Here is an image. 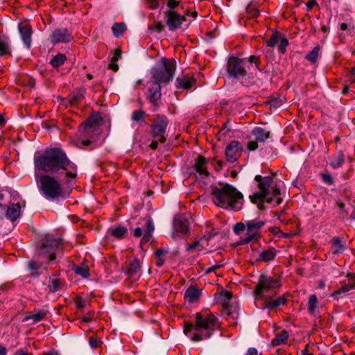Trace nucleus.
I'll return each mask as SVG.
<instances>
[{"instance_id": "obj_1", "label": "nucleus", "mask_w": 355, "mask_h": 355, "mask_svg": "<svg viewBox=\"0 0 355 355\" xmlns=\"http://www.w3.org/2000/svg\"><path fill=\"white\" fill-rule=\"evenodd\" d=\"M35 165L45 173H58L60 178L64 176L62 181L67 185L78 175L77 166L59 148L46 149L42 155L35 159Z\"/></svg>"}, {"instance_id": "obj_2", "label": "nucleus", "mask_w": 355, "mask_h": 355, "mask_svg": "<svg viewBox=\"0 0 355 355\" xmlns=\"http://www.w3.org/2000/svg\"><path fill=\"white\" fill-rule=\"evenodd\" d=\"M193 317V322L184 323V334L193 342L209 338L220 328L218 318L209 311L196 313Z\"/></svg>"}, {"instance_id": "obj_3", "label": "nucleus", "mask_w": 355, "mask_h": 355, "mask_svg": "<svg viewBox=\"0 0 355 355\" xmlns=\"http://www.w3.org/2000/svg\"><path fill=\"white\" fill-rule=\"evenodd\" d=\"M214 203L221 208L239 211L243 202V196L234 187L225 184L221 187L211 186Z\"/></svg>"}, {"instance_id": "obj_4", "label": "nucleus", "mask_w": 355, "mask_h": 355, "mask_svg": "<svg viewBox=\"0 0 355 355\" xmlns=\"http://www.w3.org/2000/svg\"><path fill=\"white\" fill-rule=\"evenodd\" d=\"M176 69L174 59L162 58L151 71V80L159 84H167L173 78Z\"/></svg>"}, {"instance_id": "obj_5", "label": "nucleus", "mask_w": 355, "mask_h": 355, "mask_svg": "<svg viewBox=\"0 0 355 355\" xmlns=\"http://www.w3.org/2000/svg\"><path fill=\"white\" fill-rule=\"evenodd\" d=\"M39 183L40 191L46 199L64 198L63 188L54 176L47 174L42 175Z\"/></svg>"}, {"instance_id": "obj_6", "label": "nucleus", "mask_w": 355, "mask_h": 355, "mask_svg": "<svg viewBox=\"0 0 355 355\" xmlns=\"http://www.w3.org/2000/svg\"><path fill=\"white\" fill-rule=\"evenodd\" d=\"M248 60L246 58H239L235 56L229 58L226 64V70L230 78L241 80L248 75Z\"/></svg>"}, {"instance_id": "obj_7", "label": "nucleus", "mask_w": 355, "mask_h": 355, "mask_svg": "<svg viewBox=\"0 0 355 355\" xmlns=\"http://www.w3.org/2000/svg\"><path fill=\"white\" fill-rule=\"evenodd\" d=\"M282 286L279 277L261 274L254 290L256 299H263L265 293Z\"/></svg>"}, {"instance_id": "obj_8", "label": "nucleus", "mask_w": 355, "mask_h": 355, "mask_svg": "<svg viewBox=\"0 0 355 355\" xmlns=\"http://www.w3.org/2000/svg\"><path fill=\"white\" fill-rule=\"evenodd\" d=\"M150 121V128L152 137L154 139L158 138L160 143H164L166 141L164 134L168 125L167 117L164 114H156Z\"/></svg>"}, {"instance_id": "obj_9", "label": "nucleus", "mask_w": 355, "mask_h": 355, "mask_svg": "<svg viewBox=\"0 0 355 355\" xmlns=\"http://www.w3.org/2000/svg\"><path fill=\"white\" fill-rule=\"evenodd\" d=\"M62 241V239L60 238L46 237L38 249L39 254H49V261L55 260L56 258L55 250L60 245Z\"/></svg>"}, {"instance_id": "obj_10", "label": "nucleus", "mask_w": 355, "mask_h": 355, "mask_svg": "<svg viewBox=\"0 0 355 355\" xmlns=\"http://www.w3.org/2000/svg\"><path fill=\"white\" fill-rule=\"evenodd\" d=\"M143 220L144 222V227H137L133 231L135 237H140L143 235L140 242L141 245L150 241L155 229L153 220L150 217L144 218Z\"/></svg>"}, {"instance_id": "obj_11", "label": "nucleus", "mask_w": 355, "mask_h": 355, "mask_svg": "<svg viewBox=\"0 0 355 355\" xmlns=\"http://www.w3.org/2000/svg\"><path fill=\"white\" fill-rule=\"evenodd\" d=\"M164 16L166 19V24L170 31H175L180 28L183 21L187 20L184 15H181L176 11L171 10H166Z\"/></svg>"}, {"instance_id": "obj_12", "label": "nucleus", "mask_w": 355, "mask_h": 355, "mask_svg": "<svg viewBox=\"0 0 355 355\" xmlns=\"http://www.w3.org/2000/svg\"><path fill=\"white\" fill-rule=\"evenodd\" d=\"M72 33L66 28H56L50 35V42L53 44L68 43L73 40Z\"/></svg>"}, {"instance_id": "obj_13", "label": "nucleus", "mask_w": 355, "mask_h": 355, "mask_svg": "<svg viewBox=\"0 0 355 355\" xmlns=\"http://www.w3.org/2000/svg\"><path fill=\"white\" fill-rule=\"evenodd\" d=\"M98 126V120L94 117H89L79 126L78 133L80 137H90Z\"/></svg>"}, {"instance_id": "obj_14", "label": "nucleus", "mask_w": 355, "mask_h": 355, "mask_svg": "<svg viewBox=\"0 0 355 355\" xmlns=\"http://www.w3.org/2000/svg\"><path fill=\"white\" fill-rule=\"evenodd\" d=\"M242 150V146L240 142L237 141H231L225 148L227 161L231 163L236 162L240 156V152Z\"/></svg>"}, {"instance_id": "obj_15", "label": "nucleus", "mask_w": 355, "mask_h": 355, "mask_svg": "<svg viewBox=\"0 0 355 355\" xmlns=\"http://www.w3.org/2000/svg\"><path fill=\"white\" fill-rule=\"evenodd\" d=\"M18 30L25 46L29 49L31 46L33 30L27 21H21L18 24Z\"/></svg>"}, {"instance_id": "obj_16", "label": "nucleus", "mask_w": 355, "mask_h": 355, "mask_svg": "<svg viewBox=\"0 0 355 355\" xmlns=\"http://www.w3.org/2000/svg\"><path fill=\"white\" fill-rule=\"evenodd\" d=\"M85 96L86 89L83 87H80L71 92L67 96V99H62V101H67L69 107H73L85 99Z\"/></svg>"}, {"instance_id": "obj_17", "label": "nucleus", "mask_w": 355, "mask_h": 355, "mask_svg": "<svg viewBox=\"0 0 355 355\" xmlns=\"http://www.w3.org/2000/svg\"><path fill=\"white\" fill-rule=\"evenodd\" d=\"M161 84L150 80V85L148 88L146 98L155 105L156 102L161 98Z\"/></svg>"}, {"instance_id": "obj_18", "label": "nucleus", "mask_w": 355, "mask_h": 355, "mask_svg": "<svg viewBox=\"0 0 355 355\" xmlns=\"http://www.w3.org/2000/svg\"><path fill=\"white\" fill-rule=\"evenodd\" d=\"M254 180L258 182L257 187L259 190L266 193L268 195L270 193V189L273 184V178L272 176L263 177L261 175H257Z\"/></svg>"}, {"instance_id": "obj_19", "label": "nucleus", "mask_w": 355, "mask_h": 355, "mask_svg": "<svg viewBox=\"0 0 355 355\" xmlns=\"http://www.w3.org/2000/svg\"><path fill=\"white\" fill-rule=\"evenodd\" d=\"M262 300H263L264 302V305L262 307L263 309H276L281 305L285 304L287 301L284 296H280L276 299H273L272 296H263V298Z\"/></svg>"}, {"instance_id": "obj_20", "label": "nucleus", "mask_w": 355, "mask_h": 355, "mask_svg": "<svg viewBox=\"0 0 355 355\" xmlns=\"http://www.w3.org/2000/svg\"><path fill=\"white\" fill-rule=\"evenodd\" d=\"M174 229L177 232L182 234L189 232V222L187 218L182 215L175 217L173 220Z\"/></svg>"}, {"instance_id": "obj_21", "label": "nucleus", "mask_w": 355, "mask_h": 355, "mask_svg": "<svg viewBox=\"0 0 355 355\" xmlns=\"http://www.w3.org/2000/svg\"><path fill=\"white\" fill-rule=\"evenodd\" d=\"M207 159L202 155H198L193 168L202 177H208L209 173L207 168Z\"/></svg>"}, {"instance_id": "obj_22", "label": "nucleus", "mask_w": 355, "mask_h": 355, "mask_svg": "<svg viewBox=\"0 0 355 355\" xmlns=\"http://www.w3.org/2000/svg\"><path fill=\"white\" fill-rule=\"evenodd\" d=\"M5 215L10 221H15L21 214L19 203H12L5 209Z\"/></svg>"}, {"instance_id": "obj_23", "label": "nucleus", "mask_w": 355, "mask_h": 355, "mask_svg": "<svg viewBox=\"0 0 355 355\" xmlns=\"http://www.w3.org/2000/svg\"><path fill=\"white\" fill-rule=\"evenodd\" d=\"M196 82L193 77L179 76L175 80L176 87L178 89H189Z\"/></svg>"}, {"instance_id": "obj_24", "label": "nucleus", "mask_w": 355, "mask_h": 355, "mask_svg": "<svg viewBox=\"0 0 355 355\" xmlns=\"http://www.w3.org/2000/svg\"><path fill=\"white\" fill-rule=\"evenodd\" d=\"M48 311L44 309L35 310L34 312H29L24 318L23 322H26L29 320H33V324L38 322L45 318L47 315Z\"/></svg>"}, {"instance_id": "obj_25", "label": "nucleus", "mask_w": 355, "mask_h": 355, "mask_svg": "<svg viewBox=\"0 0 355 355\" xmlns=\"http://www.w3.org/2000/svg\"><path fill=\"white\" fill-rule=\"evenodd\" d=\"M331 245V252L333 254L343 253L345 250V245L342 239L338 236H334L329 241Z\"/></svg>"}, {"instance_id": "obj_26", "label": "nucleus", "mask_w": 355, "mask_h": 355, "mask_svg": "<svg viewBox=\"0 0 355 355\" xmlns=\"http://www.w3.org/2000/svg\"><path fill=\"white\" fill-rule=\"evenodd\" d=\"M252 135L255 137L258 142H265L270 136V131H267L263 128L255 127L252 130Z\"/></svg>"}, {"instance_id": "obj_27", "label": "nucleus", "mask_w": 355, "mask_h": 355, "mask_svg": "<svg viewBox=\"0 0 355 355\" xmlns=\"http://www.w3.org/2000/svg\"><path fill=\"white\" fill-rule=\"evenodd\" d=\"M277 254V250L273 247H270L268 249L263 250L257 259V261L269 262L275 259Z\"/></svg>"}, {"instance_id": "obj_28", "label": "nucleus", "mask_w": 355, "mask_h": 355, "mask_svg": "<svg viewBox=\"0 0 355 355\" xmlns=\"http://www.w3.org/2000/svg\"><path fill=\"white\" fill-rule=\"evenodd\" d=\"M200 295V290L193 287L189 286L184 293V299L187 300L190 303H193L199 298Z\"/></svg>"}, {"instance_id": "obj_29", "label": "nucleus", "mask_w": 355, "mask_h": 355, "mask_svg": "<svg viewBox=\"0 0 355 355\" xmlns=\"http://www.w3.org/2000/svg\"><path fill=\"white\" fill-rule=\"evenodd\" d=\"M264 221L256 218L246 222V229L249 232L259 233V230L264 226Z\"/></svg>"}, {"instance_id": "obj_30", "label": "nucleus", "mask_w": 355, "mask_h": 355, "mask_svg": "<svg viewBox=\"0 0 355 355\" xmlns=\"http://www.w3.org/2000/svg\"><path fill=\"white\" fill-rule=\"evenodd\" d=\"M345 162V155L342 151H339L331 157L330 166L334 169L340 168Z\"/></svg>"}, {"instance_id": "obj_31", "label": "nucleus", "mask_w": 355, "mask_h": 355, "mask_svg": "<svg viewBox=\"0 0 355 355\" xmlns=\"http://www.w3.org/2000/svg\"><path fill=\"white\" fill-rule=\"evenodd\" d=\"M110 234L117 239H121L128 233V229L123 225H118L115 227L108 229Z\"/></svg>"}, {"instance_id": "obj_32", "label": "nucleus", "mask_w": 355, "mask_h": 355, "mask_svg": "<svg viewBox=\"0 0 355 355\" xmlns=\"http://www.w3.org/2000/svg\"><path fill=\"white\" fill-rule=\"evenodd\" d=\"M288 338V333L284 329L275 334V338L271 340L270 345L272 347L280 345L284 343Z\"/></svg>"}, {"instance_id": "obj_33", "label": "nucleus", "mask_w": 355, "mask_h": 355, "mask_svg": "<svg viewBox=\"0 0 355 355\" xmlns=\"http://www.w3.org/2000/svg\"><path fill=\"white\" fill-rule=\"evenodd\" d=\"M6 55H11L10 41L8 37L0 36V57Z\"/></svg>"}, {"instance_id": "obj_34", "label": "nucleus", "mask_w": 355, "mask_h": 355, "mask_svg": "<svg viewBox=\"0 0 355 355\" xmlns=\"http://www.w3.org/2000/svg\"><path fill=\"white\" fill-rule=\"evenodd\" d=\"M141 269V266L139 259H135L129 264L125 272L127 275L132 277L136 275Z\"/></svg>"}, {"instance_id": "obj_35", "label": "nucleus", "mask_w": 355, "mask_h": 355, "mask_svg": "<svg viewBox=\"0 0 355 355\" xmlns=\"http://www.w3.org/2000/svg\"><path fill=\"white\" fill-rule=\"evenodd\" d=\"M232 306L229 304L228 302H225L223 304V309L221 311L222 315L224 316L226 319H236L237 317V313L232 311Z\"/></svg>"}, {"instance_id": "obj_36", "label": "nucleus", "mask_w": 355, "mask_h": 355, "mask_svg": "<svg viewBox=\"0 0 355 355\" xmlns=\"http://www.w3.org/2000/svg\"><path fill=\"white\" fill-rule=\"evenodd\" d=\"M67 60V56L63 53H58L55 55L51 60L50 64L54 68H58L64 64L65 61Z\"/></svg>"}, {"instance_id": "obj_37", "label": "nucleus", "mask_w": 355, "mask_h": 355, "mask_svg": "<svg viewBox=\"0 0 355 355\" xmlns=\"http://www.w3.org/2000/svg\"><path fill=\"white\" fill-rule=\"evenodd\" d=\"M260 237V235L259 233H252L248 232L246 235L241 238V240L238 242V245H245L248 244L252 241H257L258 239Z\"/></svg>"}, {"instance_id": "obj_38", "label": "nucleus", "mask_w": 355, "mask_h": 355, "mask_svg": "<svg viewBox=\"0 0 355 355\" xmlns=\"http://www.w3.org/2000/svg\"><path fill=\"white\" fill-rule=\"evenodd\" d=\"M354 289H355V282H350V283H348L347 284L342 286L340 288L336 290L331 294V296L334 297V296H336L338 295L346 293L350 291L351 290H354Z\"/></svg>"}, {"instance_id": "obj_39", "label": "nucleus", "mask_w": 355, "mask_h": 355, "mask_svg": "<svg viewBox=\"0 0 355 355\" xmlns=\"http://www.w3.org/2000/svg\"><path fill=\"white\" fill-rule=\"evenodd\" d=\"M125 30L126 26L123 23H114L112 27V33L116 37L122 36Z\"/></svg>"}, {"instance_id": "obj_40", "label": "nucleus", "mask_w": 355, "mask_h": 355, "mask_svg": "<svg viewBox=\"0 0 355 355\" xmlns=\"http://www.w3.org/2000/svg\"><path fill=\"white\" fill-rule=\"evenodd\" d=\"M319 50L320 46L319 45H317L306 54L305 57L306 60H307L312 64L315 63L318 58Z\"/></svg>"}, {"instance_id": "obj_41", "label": "nucleus", "mask_w": 355, "mask_h": 355, "mask_svg": "<svg viewBox=\"0 0 355 355\" xmlns=\"http://www.w3.org/2000/svg\"><path fill=\"white\" fill-rule=\"evenodd\" d=\"M268 195L259 190V191H257L256 193H254V194L252 195H250L249 196L250 199V201L254 203V204H256V203H258L261 201H264V199L266 198V197H267Z\"/></svg>"}, {"instance_id": "obj_42", "label": "nucleus", "mask_w": 355, "mask_h": 355, "mask_svg": "<svg viewBox=\"0 0 355 355\" xmlns=\"http://www.w3.org/2000/svg\"><path fill=\"white\" fill-rule=\"evenodd\" d=\"M42 265L34 261H30L28 262V268L32 271L31 274V277H38L40 275L37 270L41 268Z\"/></svg>"}, {"instance_id": "obj_43", "label": "nucleus", "mask_w": 355, "mask_h": 355, "mask_svg": "<svg viewBox=\"0 0 355 355\" xmlns=\"http://www.w3.org/2000/svg\"><path fill=\"white\" fill-rule=\"evenodd\" d=\"M146 115V112L142 110H135L132 113L131 120L134 122L139 123L144 120V117Z\"/></svg>"}, {"instance_id": "obj_44", "label": "nucleus", "mask_w": 355, "mask_h": 355, "mask_svg": "<svg viewBox=\"0 0 355 355\" xmlns=\"http://www.w3.org/2000/svg\"><path fill=\"white\" fill-rule=\"evenodd\" d=\"M318 304V298L315 295H311L309 297L308 302V311L309 313H313Z\"/></svg>"}, {"instance_id": "obj_45", "label": "nucleus", "mask_w": 355, "mask_h": 355, "mask_svg": "<svg viewBox=\"0 0 355 355\" xmlns=\"http://www.w3.org/2000/svg\"><path fill=\"white\" fill-rule=\"evenodd\" d=\"M246 60H248V68L250 69V66H252L254 63L255 64L256 68L259 70L262 71V69L260 68V59L255 56V55H250L249 58H246Z\"/></svg>"}, {"instance_id": "obj_46", "label": "nucleus", "mask_w": 355, "mask_h": 355, "mask_svg": "<svg viewBox=\"0 0 355 355\" xmlns=\"http://www.w3.org/2000/svg\"><path fill=\"white\" fill-rule=\"evenodd\" d=\"M73 270L76 274L80 275L81 277H83L84 278H87L90 275L89 269L87 267L76 266L73 268Z\"/></svg>"}, {"instance_id": "obj_47", "label": "nucleus", "mask_w": 355, "mask_h": 355, "mask_svg": "<svg viewBox=\"0 0 355 355\" xmlns=\"http://www.w3.org/2000/svg\"><path fill=\"white\" fill-rule=\"evenodd\" d=\"M272 194L274 197H277V199L275 200V205H280L283 200L279 196L281 194L280 189L275 184V186H272Z\"/></svg>"}, {"instance_id": "obj_48", "label": "nucleus", "mask_w": 355, "mask_h": 355, "mask_svg": "<svg viewBox=\"0 0 355 355\" xmlns=\"http://www.w3.org/2000/svg\"><path fill=\"white\" fill-rule=\"evenodd\" d=\"M321 179L324 183L328 185H333L334 184V180L330 173L328 171H325L320 174Z\"/></svg>"}, {"instance_id": "obj_49", "label": "nucleus", "mask_w": 355, "mask_h": 355, "mask_svg": "<svg viewBox=\"0 0 355 355\" xmlns=\"http://www.w3.org/2000/svg\"><path fill=\"white\" fill-rule=\"evenodd\" d=\"M279 37V33L278 31H275L272 33L270 38L266 41V44L268 46L274 47L278 42Z\"/></svg>"}, {"instance_id": "obj_50", "label": "nucleus", "mask_w": 355, "mask_h": 355, "mask_svg": "<svg viewBox=\"0 0 355 355\" xmlns=\"http://www.w3.org/2000/svg\"><path fill=\"white\" fill-rule=\"evenodd\" d=\"M61 286V280L60 279H53L49 284V290L51 293L57 292Z\"/></svg>"}, {"instance_id": "obj_51", "label": "nucleus", "mask_w": 355, "mask_h": 355, "mask_svg": "<svg viewBox=\"0 0 355 355\" xmlns=\"http://www.w3.org/2000/svg\"><path fill=\"white\" fill-rule=\"evenodd\" d=\"M246 12L248 13V17L250 18H255L259 15V10L252 5L247 6Z\"/></svg>"}, {"instance_id": "obj_52", "label": "nucleus", "mask_w": 355, "mask_h": 355, "mask_svg": "<svg viewBox=\"0 0 355 355\" xmlns=\"http://www.w3.org/2000/svg\"><path fill=\"white\" fill-rule=\"evenodd\" d=\"M149 30L153 31L156 33H161L164 29V24L159 21H155L153 24L148 27Z\"/></svg>"}, {"instance_id": "obj_53", "label": "nucleus", "mask_w": 355, "mask_h": 355, "mask_svg": "<svg viewBox=\"0 0 355 355\" xmlns=\"http://www.w3.org/2000/svg\"><path fill=\"white\" fill-rule=\"evenodd\" d=\"M288 45V40L286 37H282L280 40L279 44L278 46L279 52L284 54L286 52V46Z\"/></svg>"}, {"instance_id": "obj_54", "label": "nucleus", "mask_w": 355, "mask_h": 355, "mask_svg": "<svg viewBox=\"0 0 355 355\" xmlns=\"http://www.w3.org/2000/svg\"><path fill=\"white\" fill-rule=\"evenodd\" d=\"M89 343L90 347L93 349L99 347L102 344V341L101 340V339L94 336H92L89 338Z\"/></svg>"}, {"instance_id": "obj_55", "label": "nucleus", "mask_w": 355, "mask_h": 355, "mask_svg": "<svg viewBox=\"0 0 355 355\" xmlns=\"http://www.w3.org/2000/svg\"><path fill=\"white\" fill-rule=\"evenodd\" d=\"M75 304L78 309H82L86 306L87 302L80 296H77L75 299Z\"/></svg>"}, {"instance_id": "obj_56", "label": "nucleus", "mask_w": 355, "mask_h": 355, "mask_svg": "<svg viewBox=\"0 0 355 355\" xmlns=\"http://www.w3.org/2000/svg\"><path fill=\"white\" fill-rule=\"evenodd\" d=\"M246 224L243 223H238L234 225V232L236 234H239L241 232L245 230Z\"/></svg>"}, {"instance_id": "obj_57", "label": "nucleus", "mask_w": 355, "mask_h": 355, "mask_svg": "<svg viewBox=\"0 0 355 355\" xmlns=\"http://www.w3.org/2000/svg\"><path fill=\"white\" fill-rule=\"evenodd\" d=\"M167 6L170 8L169 10H173L180 5V1L178 0H168L166 3Z\"/></svg>"}, {"instance_id": "obj_58", "label": "nucleus", "mask_w": 355, "mask_h": 355, "mask_svg": "<svg viewBox=\"0 0 355 355\" xmlns=\"http://www.w3.org/2000/svg\"><path fill=\"white\" fill-rule=\"evenodd\" d=\"M247 148L250 151L256 150L258 148V141L257 140L249 141Z\"/></svg>"}, {"instance_id": "obj_59", "label": "nucleus", "mask_w": 355, "mask_h": 355, "mask_svg": "<svg viewBox=\"0 0 355 355\" xmlns=\"http://www.w3.org/2000/svg\"><path fill=\"white\" fill-rule=\"evenodd\" d=\"M167 252L168 251L164 248H158L155 252V258H162Z\"/></svg>"}, {"instance_id": "obj_60", "label": "nucleus", "mask_w": 355, "mask_h": 355, "mask_svg": "<svg viewBox=\"0 0 355 355\" xmlns=\"http://www.w3.org/2000/svg\"><path fill=\"white\" fill-rule=\"evenodd\" d=\"M200 246V243L199 241H195L192 244H189L187 245V251H192L194 249H196Z\"/></svg>"}, {"instance_id": "obj_61", "label": "nucleus", "mask_w": 355, "mask_h": 355, "mask_svg": "<svg viewBox=\"0 0 355 355\" xmlns=\"http://www.w3.org/2000/svg\"><path fill=\"white\" fill-rule=\"evenodd\" d=\"M121 55V51L119 49H116L114 52V55L112 58V60H111L112 62H116L120 58Z\"/></svg>"}, {"instance_id": "obj_62", "label": "nucleus", "mask_w": 355, "mask_h": 355, "mask_svg": "<svg viewBox=\"0 0 355 355\" xmlns=\"http://www.w3.org/2000/svg\"><path fill=\"white\" fill-rule=\"evenodd\" d=\"M268 231L273 235L279 237L281 230L277 227H270L268 228Z\"/></svg>"}, {"instance_id": "obj_63", "label": "nucleus", "mask_w": 355, "mask_h": 355, "mask_svg": "<svg viewBox=\"0 0 355 355\" xmlns=\"http://www.w3.org/2000/svg\"><path fill=\"white\" fill-rule=\"evenodd\" d=\"M13 355H33V354L23 349H19L13 354Z\"/></svg>"}, {"instance_id": "obj_64", "label": "nucleus", "mask_w": 355, "mask_h": 355, "mask_svg": "<svg viewBox=\"0 0 355 355\" xmlns=\"http://www.w3.org/2000/svg\"><path fill=\"white\" fill-rule=\"evenodd\" d=\"M309 344L305 346V348L301 351L300 355H313V353L309 352Z\"/></svg>"}]
</instances>
